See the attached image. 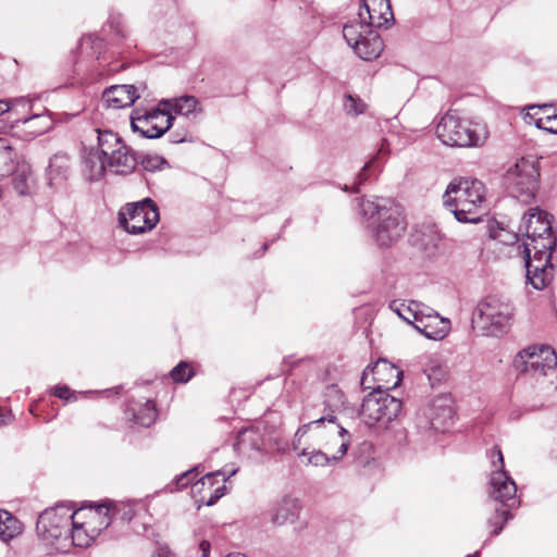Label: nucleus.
I'll return each mask as SVG.
<instances>
[{
	"mask_svg": "<svg viewBox=\"0 0 557 557\" xmlns=\"http://www.w3.org/2000/svg\"><path fill=\"white\" fill-rule=\"evenodd\" d=\"M198 475L199 473L197 468L184 472L176 478V487H195L198 484H201L202 486L222 484L221 487H225V483L228 478L226 472L222 470L207 473L200 478H198Z\"/></svg>",
	"mask_w": 557,
	"mask_h": 557,
	"instance_id": "21",
	"label": "nucleus"
},
{
	"mask_svg": "<svg viewBox=\"0 0 557 557\" xmlns=\"http://www.w3.org/2000/svg\"><path fill=\"white\" fill-rule=\"evenodd\" d=\"M467 557H480V550H478L471 555H468Z\"/></svg>",
	"mask_w": 557,
	"mask_h": 557,
	"instance_id": "58",
	"label": "nucleus"
},
{
	"mask_svg": "<svg viewBox=\"0 0 557 557\" xmlns=\"http://www.w3.org/2000/svg\"><path fill=\"white\" fill-rule=\"evenodd\" d=\"M367 24L373 27H382L393 20L389 0H363Z\"/></svg>",
	"mask_w": 557,
	"mask_h": 557,
	"instance_id": "22",
	"label": "nucleus"
},
{
	"mask_svg": "<svg viewBox=\"0 0 557 557\" xmlns=\"http://www.w3.org/2000/svg\"><path fill=\"white\" fill-rule=\"evenodd\" d=\"M511 516L508 510H503L496 507L494 516L487 521L488 527L493 528L491 531V536L498 535L502 532L506 521Z\"/></svg>",
	"mask_w": 557,
	"mask_h": 557,
	"instance_id": "39",
	"label": "nucleus"
},
{
	"mask_svg": "<svg viewBox=\"0 0 557 557\" xmlns=\"http://www.w3.org/2000/svg\"><path fill=\"white\" fill-rule=\"evenodd\" d=\"M513 313L511 304L497 296L481 301L472 314V327L482 335L498 336L506 332Z\"/></svg>",
	"mask_w": 557,
	"mask_h": 557,
	"instance_id": "5",
	"label": "nucleus"
},
{
	"mask_svg": "<svg viewBox=\"0 0 557 557\" xmlns=\"http://www.w3.org/2000/svg\"><path fill=\"white\" fill-rule=\"evenodd\" d=\"M13 177L14 189L21 196L29 195L34 187V176L30 168L22 164L15 168Z\"/></svg>",
	"mask_w": 557,
	"mask_h": 557,
	"instance_id": "31",
	"label": "nucleus"
},
{
	"mask_svg": "<svg viewBox=\"0 0 557 557\" xmlns=\"http://www.w3.org/2000/svg\"><path fill=\"white\" fill-rule=\"evenodd\" d=\"M301 505L298 499L285 497L277 505L275 512L272 517L273 523L282 525L287 522H294L298 519L301 511Z\"/></svg>",
	"mask_w": 557,
	"mask_h": 557,
	"instance_id": "28",
	"label": "nucleus"
},
{
	"mask_svg": "<svg viewBox=\"0 0 557 557\" xmlns=\"http://www.w3.org/2000/svg\"><path fill=\"white\" fill-rule=\"evenodd\" d=\"M165 164H166V161L157 154L146 156L141 160V165L144 166V169L146 171H150V172L160 170Z\"/></svg>",
	"mask_w": 557,
	"mask_h": 557,
	"instance_id": "47",
	"label": "nucleus"
},
{
	"mask_svg": "<svg viewBox=\"0 0 557 557\" xmlns=\"http://www.w3.org/2000/svg\"><path fill=\"white\" fill-rule=\"evenodd\" d=\"M71 174V160L67 153L58 152L49 161L47 169L48 184L50 187L60 188Z\"/></svg>",
	"mask_w": 557,
	"mask_h": 557,
	"instance_id": "23",
	"label": "nucleus"
},
{
	"mask_svg": "<svg viewBox=\"0 0 557 557\" xmlns=\"http://www.w3.org/2000/svg\"><path fill=\"white\" fill-rule=\"evenodd\" d=\"M112 520L114 518L121 521L131 523L135 521L140 522V529L134 527L136 533L146 530V522L144 521L147 507L144 500H127V502H112L110 504Z\"/></svg>",
	"mask_w": 557,
	"mask_h": 557,
	"instance_id": "18",
	"label": "nucleus"
},
{
	"mask_svg": "<svg viewBox=\"0 0 557 557\" xmlns=\"http://www.w3.org/2000/svg\"><path fill=\"white\" fill-rule=\"evenodd\" d=\"M21 532V522L11 512L0 510V539L3 542H8Z\"/></svg>",
	"mask_w": 557,
	"mask_h": 557,
	"instance_id": "32",
	"label": "nucleus"
},
{
	"mask_svg": "<svg viewBox=\"0 0 557 557\" xmlns=\"http://www.w3.org/2000/svg\"><path fill=\"white\" fill-rule=\"evenodd\" d=\"M370 383V380L369 377L367 379V382H366V385H361L363 388H371V386L369 385Z\"/></svg>",
	"mask_w": 557,
	"mask_h": 557,
	"instance_id": "59",
	"label": "nucleus"
},
{
	"mask_svg": "<svg viewBox=\"0 0 557 557\" xmlns=\"http://www.w3.org/2000/svg\"><path fill=\"white\" fill-rule=\"evenodd\" d=\"M389 307H399L398 309L405 313V321L411 325H413L418 319H421L423 311L431 312V307L416 300L408 302L405 300H393L389 302Z\"/></svg>",
	"mask_w": 557,
	"mask_h": 557,
	"instance_id": "30",
	"label": "nucleus"
},
{
	"mask_svg": "<svg viewBox=\"0 0 557 557\" xmlns=\"http://www.w3.org/2000/svg\"><path fill=\"white\" fill-rule=\"evenodd\" d=\"M226 557H247V556L244 554H240V553H234V554H228Z\"/></svg>",
	"mask_w": 557,
	"mask_h": 557,
	"instance_id": "56",
	"label": "nucleus"
},
{
	"mask_svg": "<svg viewBox=\"0 0 557 557\" xmlns=\"http://www.w3.org/2000/svg\"><path fill=\"white\" fill-rule=\"evenodd\" d=\"M193 376V372L189 370L187 362H180L176 367H174L171 371V377L174 382L186 383Z\"/></svg>",
	"mask_w": 557,
	"mask_h": 557,
	"instance_id": "44",
	"label": "nucleus"
},
{
	"mask_svg": "<svg viewBox=\"0 0 557 557\" xmlns=\"http://www.w3.org/2000/svg\"><path fill=\"white\" fill-rule=\"evenodd\" d=\"M401 410V401L391 396L387 392L373 388L362 401L360 416L364 423L373 426L377 423H388L394 420Z\"/></svg>",
	"mask_w": 557,
	"mask_h": 557,
	"instance_id": "10",
	"label": "nucleus"
},
{
	"mask_svg": "<svg viewBox=\"0 0 557 557\" xmlns=\"http://www.w3.org/2000/svg\"><path fill=\"white\" fill-rule=\"evenodd\" d=\"M345 110L347 113L352 115H358L360 113H363L366 104L358 98H354L352 96H347L345 103H344Z\"/></svg>",
	"mask_w": 557,
	"mask_h": 557,
	"instance_id": "46",
	"label": "nucleus"
},
{
	"mask_svg": "<svg viewBox=\"0 0 557 557\" xmlns=\"http://www.w3.org/2000/svg\"><path fill=\"white\" fill-rule=\"evenodd\" d=\"M386 206H382L379 202L372 201V200H362L360 203V210L363 215H369L370 218H373L374 215H377V219H381L383 216V211L388 210Z\"/></svg>",
	"mask_w": 557,
	"mask_h": 557,
	"instance_id": "41",
	"label": "nucleus"
},
{
	"mask_svg": "<svg viewBox=\"0 0 557 557\" xmlns=\"http://www.w3.org/2000/svg\"><path fill=\"white\" fill-rule=\"evenodd\" d=\"M443 206L462 223H478L486 211L485 186L475 178L456 177L443 194Z\"/></svg>",
	"mask_w": 557,
	"mask_h": 557,
	"instance_id": "1",
	"label": "nucleus"
},
{
	"mask_svg": "<svg viewBox=\"0 0 557 557\" xmlns=\"http://www.w3.org/2000/svg\"><path fill=\"white\" fill-rule=\"evenodd\" d=\"M413 326L428 338L442 339L448 334L450 322L431 308V312L423 311V315L416 321Z\"/></svg>",
	"mask_w": 557,
	"mask_h": 557,
	"instance_id": "20",
	"label": "nucleus"
},
{
	"mask_svg": "<svg viewBox=\"0 0 557 557\" xmlns=\"http://www.w3.org/2000/svg\"><path fill=\"white\" fill-rule=\"evenodd\" d=\"M399 307H389V309L395 312L399 318L405 321V313L398 309Z\"/></svg>",
	"mask_w": 557,
	"mask_h": 557,
	"instance_id": "54",
	"label": "nucleus"
},
{
	"mask_svg": "<svg viewBox=\"0 0 557 557\" xmlns=\"http://www.w3.org/2000/svg\"><path fill=\"white\" fill-rule=\"evenodd\" d=\"M9 419H10V414H1L0 423H8Z\"/></svg>",
	"mask_w": 557,
	"mask_h": 557,
	"instance_id": "55",
	"label": "nucleus"
},
{
	"mask_svg": "<svg viewBox=\"0 0 557 557\" xmlns=\"http://www.w3.org/2000/svg\"><path fill=\"white\" fill-rule=\"evenodd\" d=\"M111 500L89 503L76 508L73 503L74 515V546L86 548L91 545L112 522L110 508Z\"/></svg>",
	"mask_w": 557,
	"mask_h": 557,
	"instance_id": "3",
	"label": "nucleus"
},
{
	"mask_svg": "<svg viewBox=\"0 0 557 557\" xmlns=\"http://www.w3.org/2000/svg\"><path fill=\"white\" fill-rule=\"evenodd\" d=\"M235 473H236V470H231V471L228 472V476H232V475H234Z\"/></svg>",
	"mask_w": 557,
	"mask_h": 557,
	"instance_id": "60",
	"label": "nucleus"
},
{
	"mask_svg": "<svg viewBox=\"0 0 557 557\" xmlns=\"http://www.w3.org/2000/svg\"><path fill=\"white\" fill-rule=\"evenodd\" d=\"M18 106L28 107V109L32 107L30 101L25 97L14 98L10 101L0 100V116L7 112H14Z\"/></svg>",
	"mask_w": 557,
	"mask_h": 557,
	"instance_id": "43",
	"label": "nucleus"
},
{
	"mask_svg": "<svg viewBox=\"0 0 557 557\" xmlns=\"http://www.w3.org/2000/svg\"><path fill=\"white\" fill-rule=\"evenodd\" d=\"M210 543L206 540L201 541L199 544V550L201 552V557H209L210 554Z\"/></svg>",
	"mask_w": 557,
	"mask_h": 557,
	"instance_id": "53",
	"label": "nucleus"
},
{
	"mask_svg": "<svg viewBox=\"0 0 557 557\" xmlns=\"http://www.w3.org/2000/svg\"><path fill=\"white\" fill-rule=\"evenodd\" d=\"M28 100L30 101V104H32L30 109H28V107L18 106L17 109L14 112H8L10 114V117L15 115L16 116L15 119H17L18 115L22 114V113L23 114H28L32 111V109H33V101L30 99H28ZM24 116H27V115H24Z\"/></svg>",
	"mask_w": 557,
	"mask_h": 557,
	"instance_id": "52",
	"label": "nucleus"
},
{
	"mask_svg": "<svg viewBox=\"0 0 557 557\" xmlns=\"http://www.w3.org/2000/svg\"><path fill=\"white\" fill-rule=\"evenodd\" d=\"M519 231L528 237V243L533 245L537 244V238L552 236L548 214L539 208L530 209L529 214L523 216Z\"/></svg>",
	"mask_w": 557,
	"mask_h": 557,
	"instance_id": "17",
	"label": "nucleus"
},
{
	"mask_svg": "<svg viewBox=\"0 0 557 557\" xmlns=\"http://www.w3.org/2000/svg\"><path fill=\"white\" fill-rule=\"evenodd\" d=\"M73 502H60L46 508L38 517L36 533L47 545L57 550H67L74 546Z\"/></svg>",
	"mask_w": 557,
	"mask_h": 557,
	"instance_id": "2",
	"label": "nucleus"
},
{
	"mask_svg": "<svg viewBox=\"0 0 557 557\" xmlns=\"http://www.w3.org/2000/svg\"><path fill=\"white\" fill-rule=\"evenodd\" d=\"M11 122L16 132L23 134L26 140L47 133L53 126V121L47 113H34L29 116L12 119Z\"/></svg>",
	"mask_w": 557,
	"mask_h": 557,
	"instance_id": "19",
	"label": "nucleus"
},
{
	"mask_svg": "<svg viewBox=\"0 0 557 557\" xmlns=\"http://www.w3.org/2000/svg\"><path fill=\"white\" fill-rule=\"evenodd\" d=\"M543 256H547L548 253H553V250L556 246V238L553 236H546L544 238H537L536 244Z\"/></svg>",
	"mask_w": 557,
	"mask_h": 557,
	"instance_id": "48",
	"label": "nucleus"
},
{
	"mask_svg": "<svg viewBox=\"0 0 557 557\" xmlns=\"http://www.w3.org/2000/svg\"><path fill=\"white\" fill-rule=\"evenodd\" d=\"M406 223L397 207L383 211V216L374 228V239L379 246H389L405 232Z\"/></svg>",
	"mask_w": 557,
	"mask_h": 557,
	"instance_id": "14",
	"label": "nucleus"
},
{
	"mask_svg": "<svg viewBox=\"0 0 557 557\" xmlns=\"http://www.w3.org/2000/svg\"><path fill=\"white\" fill-rule=\"evenodd\" d=\"M206 491L207 490H191V498L194 499L197 509H200L203 504L207 506L214 505L224 495L223 492H220L221 490H215V493L210 494V496L206 498L203 495V492Z\"/></svg>",
	"mask_w": 557,
	"mask_h": 557,
	"instance_id": "40",
	"label": "nucleus"
},
{
	"mask_svg": "<svg viewBox=\"0 0 557 557\" xmlns=\"http://www.w3.org/2000/svg\"><path fill=\"white\" fill-rule=\"evenodd\" d=\"M158 221V208L149 198L140 202L129 203L119 213L120 225L131 234H141L150 231Z\"/></svg>",
	"mask_w": 557,
	"mask_h": 557,
	"instance_id": "12",
	"label": "nucleus"
},
{
	"mask_svg": "<svg viewBox=\"0 0 557 557\" xmlns=\"http://www.w3.org/2000/svg\"><path fill=\"white\" fill-rule=\"evenodd\" d=\"M324 422H330L331 433L334 437V441L339 443V449L336 454H329L326 450H312L308 451L307 449H302L299 453V457L301 458V462L306 465H311L314 467H325L331 463L338 462L347 453V449L350 445V435L346 429L336 423V417L333 413L321 417L318 420L311 421L296 432L297 442L299 443L300 436L307 433L311 428L321 429Z\"/></svg>",
	"mask_w": 557,
	"mask_h": 557,
	"instance_id": "6",
	"label": "nucleus"
},
{
	"mask_svg": "<svg viewBox=\"0 0 557 557\" xmlns=\"http://www.w3.org/2000/svg\"><path fill=\"white\" fill-rule=\"evenodd\" d=\"M198 104V99L189 95L172 99H162L159 102V106L164 107L169 114L175 113L181 115H189L190 113H194L197 110Z\"/></svg>",
	"mask_w": 557,
	"mask_h": 557,
	"instance_id": "29",
	"label": "nucleus"
},
{
	"mask_svg": "<svg viewBox=\"0 0 557 557\" xmlns=\"http://www.w3.org/2000/svg\"><path fill=\"white\" fill-rule=\"evenodd\" d=\"M435 133L444 145L450 147H479L488 137L485 124L462 119L451 111L441 117Z\"/></svg>",
	"mask_w": 557,
	"mask_h": 557,
	"instance_id": "4",
	"label": "nucleus"
},
{
	"mask_svg": "<svg viewBox=\"0 0 557 557\" xmlns=\"http://www.w3.org/2000/svg\"><path fill=\"white\" fill-rule=\"evenodd\" d=\"M174 116L160 106L150 111L137 110L131 116L133 131L147 138L161 137L172 126Z\"/></svg>",
	"mask_w": 557,
	"mask_h": 557,
	"instance_id": "13",
	"label": "nucleus"
},
{
	"mask_svg": "<svg viewBox=\"0 0 557 557\" xmlns=\"http://www.w3.org/2000/svg\"><path fill=\"white\" fill-rule=\"evenodd\" d=\"M327 424L329 425L325 428V430H317L319 431L318 436L325 440L323 443L324 449L331 455L336 454V451L339 449V443L334 441V437L331 433L332 424L330 422H327Z\"/></svg>",
	"mask_w": 557,
	"mask_h": 557,
	"instance_id": "42",
	"label": "nucleus"
},
{
	"mask_svg": "<svg viewBox=\"0 0 557 557\" xmlns=\"http://www.w3.org/2000/svg\"><path fill=\"white\" fill-rule=\"evenodd\" d=\"M376 156H374L369 162H367L360 173L356 177L355 184L349 187L348 185H345L343 189L345 191H352V193H359V185H361L363 182L368 180L367 170L375 162Z\"/></svg>",
	"mask_w": 557,
	"mask_h": 557,
	"instance_id": "45",
	"label": "nucleus"
},
{
	"mask_svg": "<svg viewBox=\"0 0 557 557\" xmlns=\"http://www.w3.org/2000/svg\"><path fill=\"white\" fill-rule=\"evenodd\" d=\"M554 277L553 265L527 270V280L535 289H544Z\"/></svg>",
	"mask_w": 557,
	"mask_h": 557,
	"instance_id": "34",
	"label": "nucleus"
},
{
	"mask_svg": "<svg viewBox=\"0 0 557 557\" xmlns=\"http://www.w3.org/2000/svg\"><path fill=\"white\" fill-rule=\"evenodd\" d=\"M493 471L490 475V487H518L513 479L504 470V455L499 446L495 445L488 451Z\"/></svg>",
	"mask_w": 557,
	"mask_h": 557,
	"instance_id": "25",
	"label": "nucleus"
},
{
	"mask_svg": "<svg viewBox=\"0 0 557 557\" xmlns=\"http://www.w3.org/2000/svg\"><path fill=\"white\" fill-rule=\"evenodd\" d=\"M157 413L154 409V405L151 401H147L145 407L139 409L135 414L136 423L143 426H150L156 420Z\"/></svg>",
	"mask_w": 557,
	"mask_h": 557,
	"instance_id": "38",
	"label": "nucleus"
},
{
	"mask_svg": "<svg viewBox=\"0 0 557 557\" xmlns=\"http://www.w3.org/2000/svg\"><path fill=\"white\" fill-rule=\"evenodd\" d=\"M102 98L108 107L120 109L133 104L139 95L134 85H114L103 91Z\"/></svg>",
	"mask_w": 557,
	"mask_h": 557,
	"instance_id": "24",
	"label": "nucleus"
},
{
	"mask_svg": "<svg viewBox=\"0 0 557 557\" xmlns=\"http://www.w3.org/2000/svg\"><path fill=\"white\" fill-rule=\"evenodd\" d=\"M525 269L543 268L553 265L550 253L543 256L539 246L532 243H524Z\"/></svg>",
	"mask_w": 557,
	"mask_h": 557,
	"instance_id": "33",
	"label": "nucleus"
},
{
	"mask_svg": "<svg viewBox=\"0 0 557 557\" xmlns=\"http://www.w3.org/2000/svg\"><path fill=\"white\" fill-rule=\"evenodd\" d=\"M15 157L11 145L3 138H0V178L12 174L16 168Z\"/></svg>",
	"mask_w": 557,
	"mask_h": 557,
	"instance_id": "35",
	"label": "nucleus"
},
{
	"mask_svg": "<svg viewBox=\"0 0 557 557\" xmlns=\"http://www.w3.org/2000/svg\"><path fill=\"white\" fill-rule=\"evenodd\" d=\"M326 397H327V400H326L327 404H329L331 398H334L336 400V404L334 405L335 407H339V406H342L344 404V395L335 386H332V387L329 388Z\"/></svg>",
	"mask_w": 557,
	"mask_h": 557,
	"instance_id": "49",
	"label": "nucleus"
},
{
	"mask_svg": "<svg viewBox=\"0 0 557 557\" xmlns=\"http://www.w3.org/2000/svg\"><path fill=\"white\" fill-rule=\"evenodd\" d=\"M99 153L107 159L108 168L115 174L132 173L138 164L136 153L127 147L117 134L109 129H95Z\"/></svg>",
	"mask_w": 557,
	"mask_h": 557,
	"instance_id": "7",
	"label": "nucleus"
},
{
	"mask_svg": "<svg viewBox=\"0 0 557 557\" xmlns=\"http://www.w3.org/2000/svg\"><path fill=\"white\" fill-rule=\"evenodd\" d=\"M424 414L433 430L444 432L454 420L455 411L451 397L444 394L434 397Z\"/></svg>",
	"mask_w": 557,
	"mask_h": 557,
	"instance_id": "16",
	"label": "nucleus"
},
{
	"mask_svg": "<svg viewBox=\"0 0 557 557\" xmlns=\"http://www.w3.org/2000/svg\"><path fill=\"white\" fill-rule=\"evenodd\" d=\"M539 176L536 162L521 158L507 170L504 181L512 197L528 203L535 197L539 188Z\"/></svg>",
	"mask_w": 557,
	"mask_h": 557,
	"instance_id": "9",
	"label": "nucleus"
},
{
	"mask_svg": "<svg viewBox=\"0 0 557 557\" xmlns=\"http://www.w3.org/2000/svg\"><path fill=\"white\" fill-rule=\"evenodd\" d=\"M53 395L59 398L69 400L71 398L72 393L67 386L63 385V386H55L53 388Z\"/></svg>",
	"mask_w": 557,
	"mask_h": 557,
	"instance_id": "50",
	"label": "nucleus"
},
{
	"mask_svg": "<svg viewBox=\"0 0 557 557\" xmlns=\"http://www.w3.org/2000/svg\"><path fill=\"white\" fill-rule=\"evenodd\" d=\"M359 18L360 21L344 25L343 36L360 59L373 60L381 54L383 41L379 34L366 23L363 11L359 12Z\"/></svg>",
	"mask_w": 557,
	"mask_h": 557,
	"instance_id": "8",
	"label": "nucleus"
},
{
	"mask_svg": "<svg viewBox=\"0 0 557 557\" xmlns=\"http://www.w3.org/2000/svg\"><path fill=\"white\" fill-rule=\"evenodd\" d=\"M403 372L385 359H380L373 366H368L361 375V385H366L367 379L372 376V380L377 383L375 388L387 392L395 388L401 381Z\"/></svg>",
	"mask_w": 557,
	"mask_h": 557,
	"instance_id": "15",
	"label": "nucleus"
},
{
	"mask_svg": "<svg viewBox=\"0 0 557 557\" xmlns=\"http://www.w3.org/2000/svg\"><path fill=\"white\" fill-rule=\"evenodd\" d=\"M518 490H491L488 499L494 503H499L504 507L512 508L520 504L517 500Z\"/></svg>",
	"mask_w": 557,
	"mask_h": 557,
	"instance_id": "36",
	"label": "nucleus"
},
{
	"mask_svg": "<svg viewBox=\"0 0 557 557\" xmlns=\"http://www.w3.org/2000/svg\"><path fill=\"white\" fill-rule=\"evenodd\" d=\"M262 445L263 440L259 431L246 429L238 433L235 448L239 454L251 458L261 451Z\"/></svg>",
	"mask_w": 557,
	"mask_h": 557,
	"instance_id": "26",
	"label": "nucleus"
},
{
	"mask_svg": "<svg viewBox=\"0 0 557 557\" xmlns=\"http://www.w3.org/2000/svg\"><path fill=\"white\" fill-rule=\"evenodd\" d=\"M383 152H386V149H385V143H383L381 145V148L379 149V152L377 153H383Z\"/></svg>",
	"mask_w": 557,
	"mask_h": 557,
	"instance_id": "57",
	"label": "nucleus"
},
{
	"mask_svg": "<svg viewBox=\"0 0 557 557\" xmlns=\"http://www.w3.org/2000/svg\"><path fill=\"white\" fill-rule=\"evenodd\" d=\"M108 168L107 159L98 150L91 148L83 159V173L89 181L100 180Z\"/></svg>",
	"mask_w": 557,
	"mask_h": 557,
	"instance_id": "27",
	"label": "nucleus"
},
{
	"mask_svg": "<svg viewBox=\"0 0 557 557\" xmlns=\"http://www.w3.org/2000/svg\"><path fill=\"white\" fill-rule=\"evenodd\" d=\"M552 106L549 104H543L540 108L543 109L545 112H548ZM535 126L540 129H544L552 134H557V112L556 110L553 111V113H547L543 117H539L534 122Z\"/></svg>",
	"mask_w": 557,
	"mask_h": 557,
	"instance_id": "37",
	"label": "nucleus"
},
{
	"mask_svg": "<svg viewBox=\"0 0 557 557\" xmlns=\"http://www.w3.org/2000/svg\"><path fill=\"white\" fill-rule=\"evenodd\" d=\"M513 366L521 374L531 377L544 376L557 366V357L547 345L530 346L516 356Z\"/></svg>",
	"mask_w": 557,
	"mask_h": 557,
	"instance_id": "11",
	"label": "nucleus"
},
{
	"mask_svg": "<svg viewBox=\"0 0 557 557\" xmlns=\"http://www.w3.org/2000/svg\"><path fill=\"white\" fill-rule=\"evenodd\" d=\"M151 557H176L166 546L159 547Z\"/></svg>",
	"mask_w": 557,
	"mask_h": 557,
	"instance_id": "51",
	"label": "nucleus"
}]
</instances>
